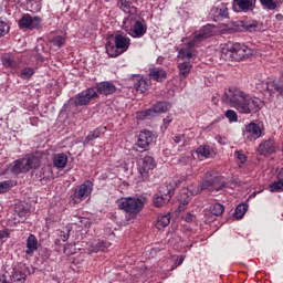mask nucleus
Masks as SVG:
<instances>
[{
    "label": "nucleus",
    "instance_id": "obj_42",
    "mask_svg": "<svg viewBox=\"0 0 283 283\" xmlns=\"http://www.w3.org/2000/svg\"><path fill=\"white\" fill-rule=\"evenodd\" d=\"M244 213H247V205L240 203L239 206H237L234 210L235 218L238 219L243 218Z\"/></svg>",
    "mask_w": 283,
    "mask_h": 283
},
{
    "label": "nucleus",
    "instance_id": "obj_22",
    "mask_svg": "<svg viewBox=\"0 0 283 283\" xmlns=\"http://www.w3.org/2000/svg\"><path fill=\"white\" fill-rule=\"evenodd\" d=\"M212 14H216L217 19H227L229 17V8L222 3L219 7H214L211 10Z\"/></svg>",
    "mask_w": 283,
    "mask_h": 283
},
{
    "label": "nucleus",
    "instance_id": "obj_8",
    "mask_svg": "<svg viewBox=\"0 0 283 283\" xmlns=\"http://www.w3.org/2000/svg\"><path fill=\"white\" fill-rule=\"evenodd\" d=\"M145 203L139 198H125L118 202V208L126 211V213H138L143 211Z\"/></svg>",
    "mask_w": 283,
    "mask_h": 283
},
{
    "label": "nucleus",
    "instance_id": "obj_13",
    "mask_svg": "<svg viewBox=\"0 0 283 283\" xmlns=\"http://www.w3.org/2000/svg\"><path fill=\"white\" fill-rule=\"evenodd\" d=\"M91 88H93L95 94H97V98L98 94H102L103 96H109L116 92V85H114L112 82H101Z\"/></svg>",
    "mask_w": 283,
    "mask_h": 283
},
{
    "label": "nucleus",
    "instance_id": "obj_36",
    "mask_svg": "<svg viewBox=\"0 0 283 283\" xmlns=\"http://www.w3.org/2000/svg\"><path fill=\"white\" fill-rule=\"evenodd\" d=\"M20 28H31L32 29V18L30 14H23L19 20Z\"/></svg>",
    "mask_w": 283,
    "mask_h": 283
},
{
    "label": "nucleus",
    "instance_id": "obj_19",
    "mask_svg": "<svg viewBox=\"0 0 283 283\" xmlns=\"http://www.w3.org/2000/svg\"><path fill=\"white\" fill-rule=\"evenodd\" d=\"M191 67H193V64H191V61L179 62L178 70H179L180 81H185V78H187V76L191 74Z\"/></svg>",
    "mask_w": 283,
    "mask_h": 283
},
{
    "label": "nucleus",
    "instance_id": "obj_7",
    "mask_svg": "<svg viewBox=\"0 0 283 283\" xmlns=\"http://www.w3.org/2000/svg\"><path fill=\"white\" fill-rule=\"evenodd\" d=\"M262 107H264V102H262V99L245 95L243 104L239 105V112L240 114H258Z\"/></svg>",
    "mask_w": 283,
    "mask_h": 283
},
{
    "label": "nucleus",
    "instance_id": "obj_50",
    "mask_svg": "<svg viewBox=\"0 0 283 283\" xmlns=\"http://www.w3.org/2000/svg\"><path fill=\"white\" fill-rule=\"evenodd\" d=\"M6 32H8V24L4 21L0 20V36H3Z\"/></svg>",
    "mask_w": 283,
    "mask_h": 283
},
{
    "label": "nucleus",
    "instance_id": "obj_30",
    "mask_svg": "<svg viewBox=\"0 0 283 283\" xmlns=\"http://www.w3.org/2000/svg\"><path fill=\"white\" fill-rule=\"evenodd\" d=\"M198 158H209L211 156V146L202 145L196 149Z\"/></svg>",
    "mask_w": 283,
    "mask_h": 283
},
{
    "label": "nucleus",
    "instance_id": "obj_33",
    "mask_svg": "<svg viewBox=\"0 0 283 283\" xmlns=\"http://www.w3.org/2000/svg\"><path fill=\"white\" fill-rule=\"evenodd\" d=\"M133 32L138 38L144 36V34L147 32V29H145V24L140 21H135L133 25Z\"/></svg>",
    "mask_w": 283,
    "mask_h": 283
},
{
    "label": "nucleus",
    "instance_id": "obj_62",
    "mask_svg": "<svg viewBox=\"0 0 283 283\" xmlns=\"http://www.w3.org/2000/svg\"><path fill=\"white\" fill-rule=\"evenodd\" d=\"M55 244H61V239H56Z\"/></svg>",
    "mask_w": 283,
    "mask_h": 283
},
{
    "label": "nucleus",
    "instance_id": "obj_52",
    "mask_svg": "<svg viewBox=\"0 0 283 283\" xmlns=\"http://www.w3.org/2000/svg\"><path fill=\"white\" fill-rule=\"evenodd\" d=\"M184 220L186 222H193V220H196V216H193L192 213H186V216L184 217Z\"/></svg>",
    "mask_w": 283,
    "mask_h": 283
},
{
    "label": "nucleus",
    "instance_id": "obj_29",
    "mask_svg": "<svg viewBox=\"0 0 283 283\" xmlns=\"http://www.w3.org/2000/svg\"><path fill=\"white\" fill-rule=\"evenodd\" d=\"M134 87L137 92H140V94H145V92H147V90L151 87V84L149 83V81L142 78L135 83Z\"/></svg>",
    "mask_w": 283,
    "mask_h": 283
},
{
    "label": "nucleus",
    "instance_id": "obj_48",
    "mask_svg": "<svg viewBox=\"0 0 283 283\" xmlns=\"http://www.w3.org/2000/svg\"><path fill=\"white\" fill-rule=\"evenodd\" d=\"M39 25H41V17L35 15L32 18L31 30H34V28H39Z\"/></svg>",
    "mask_w": 283,
    "mask_h": 283
},
{
    "label": "nucleus",
    "instance_id": "obj_49",
    "mask_svg": "<svg viewBox=\"0 0 283 283\" xmlns=\"http://www.w3.org/2000/svg\"><path fill=\"white\" fill-rule=\"evenodd\" d=\"M234 156L241 163V165H244L247 163V156L244 154L235 151Z\"/></svg>",
    "mask_w": 283,
    "mask_h": 283
},
{
    "label": "nucleus",
    "instance_id": "obj_14",
    "mask_svg": "<svg viewBox=\"0 0 283 283\" xmlns=\"http://www.w3.org/2000/svg\"><path fill=\"white\" fill-rule=\"evenodd\" d=\"M243 136L248 138V140H258L260 136H262V128L258 126L255 123H250L245 126V130L243 133Z\"/></svg>",
    "mask_w": 283,
    "mask_h": 283
},
{
    "label": "nucleus",
    "instance_id": "obj_63",
    "mask_svg": "<svg viewBox=\"0 0 283 283\" xmlns=\"http://www.w3.org/2000/svg\"><path fill=\"white\" fill-rule=\"evenodd\" d=\"M266 90H269V83L266 84Z\"/></svg>",
    "mask_w": 283,
    "mask_h": 283
},
{
    "label": "nucleus",
    "instance_id": "obj_37",
    "mask_svg": "<svg viewBox=\"0 0 283 283\" xmlns=\"http://www.w3.org/2000/svg\"><path fill=\"white\" fill-rule=\"evenodd\" d=\"M12 277L15 282H25L28 274L21 270L13 269Z\"/></svg>",
    "mask_w": 283,
    "mask_h": 283
},
{
    "label": "nucleus",
    "instance_id": "obj_47",
    "mask_svg": "<svg viewBox=\"0 0 283 283\" xmlns=\"http://www.w3.org/2000/svg\"><path fill=\"white\" fill-rule=\"evenodd\" d=\"M53 44L56 45V48H61L65 45V39L63 36H56L53 39Z\"/></svg>",
    "mask_w": 283,
    "mask_h": 283
},
{
    "label": "nucleus",
    "instance_id": "obj_28",
    "mask_svg": "<svg viewBox=\"0 0 283 283\" xmlns=\"http://www.w3.org/2000/svg\"><path fill=\"white\" fill-rule=\"evenodd\" d=\"M1 61H2V65L4 67H10L11 70H17V67H18L14 56H12L10 54L2 55Z\"/></svg>",
    "mask_w": 283,
    "mask_h": 283
},
{
    "label": "nucleus",
    "instance_id": "obj_44",
    "mask_svg": "<svg viewBox=\"0 0 283 283\" xmlns=\"http://www.w3.org/2000/svg\"><path fill=\"white\" fill-rule=\"evenodd\" d=\"M226 118H228L229 123H238V113L233 109H228L226 112Z\"/></svg>",
    "mask_w": 283,
    "mask_h": 283
},
{
    "label": "nucleus",
    "instance_id": "obj_56",
    "mask_svg": "<svg viewBox=\"0 0 283 283\" xmlns=\"http://www.w3.org/2000/svg\"><path fill=\"white\" fill-rule=\"evenodd\" d=\"M182 136H175L174 137V143H176L177 145L179 144V143H182Z\"/></svg>",
    "mask_w": 283,
    "mask_h": 283
},
{
    "label": "nucleus",
    "instance_id": "obj_25",
    "mask_svg": "<svg viewBox=\"0 0 283 283\" xmlns=\"http://www.w3.org/2000/svg\"><path fill=\"white\" fill-rule=\"evenodd\" d=\"M156 111H154V107L151 106L148 109L140 111L137 113V118L139 120H151V118H156Z\"/></svg>",
    "mask_w": 283,
    "mask_h": 283
},
{
    "label": "nucleus",
    "instance_id": "obj_32",
    "mask_svg": "<svg viewBox=\"0 0 283 283\" xmlns=\"http://www.w3.org/2000/svg\"><path fill=\"white\" fill-rule=\"evenodd\" d=\"M188 49H181L178 53V59L181 62L185 61H191L193 53H191V48H189V45H187Z\"/></svg>",
    "mask_w": 283,
    "mask_h": 283
},
{
    "label": "nucleus",
    "instance_id": "obj_46",
    "mask_svg": "<svg viewBox=\"0 0 283 283\" xmlns=\"http://www.w3.org/2000/svg\"><path fill=\"white\" fill-rule=\"evenodd\" d=\"M15 212L18 213L19 218H25V216L28 214V210L23 206H17Z\"/></svg>",
    "mask_w": 283,
    "mask_h": 283
},
{
    "label": "nucleus",
    "instance_id": "obj_11",
    "mask_svg": "<svg viewBox=\"0 0 283 283\" xmlns=\"http://www.w3.org/2000/svg\"><path fill=\"white\" fill-rule=\"evenodd\" d=\"M213 34V25L208 24L205 25L199 33H197L192 40H190L187 45L188 48H196L198 43H201L205 41V39H209V36H212Z\"/></svg>",
    "mask_w": 283,
    "mask_h": 283
},
{
    "label": "nucleus",
    "instance_id": "obj_54",
    "mask_svg": "<svg viewBox=\"0 0 283 283\" xmlns=\"http://www.w3.org/2000/svg\"><path fill=\"white\" fill-rule=\"evenodd\" d=\"M3 238H10L8 230H0V240H3Z\"/></svg>",
    "mask_w": 283,
    "mask_h": 283
},
{
    "label": "nucleus",
    "instance_id": "obj_43",
    "mask_svg": "<svg viewBox=\"0 0 283 283\" xmlns=\"http://www.w3.org/2000/svg\"><path fill=\"white\" fill-rule=\"evenodd\" d=\"M109 247H112V243L108 241H98L95 244V251H107V249H109Z\"/></svg>",
    "mask_w": 283,
    "mask_h": 283
},
{
    "label": "nucleus",
    "instance_id": "obj_26",
    "mask_svg": "<svg viewBox=\"0 0 283 283\" xmlns=\"http://www.w3.org/2000/svg\"><path fill=\"white\" fill-rule=\"evenodd\" d=\"M265 10H277L283 3V0H260Z\"/></svg>",
    "mask_w": 283,
    "mask_h": 283
},
{
    "label": "nucleus",
    "instance_id": "obj_57",
    "mask_svg": "<svg viewBox=\"0 0 283 283\" xmlns=\"http://www.w3.org/2000/svg\"><path fill=\"white\" fill-rule=\"evenodd\" d=\"M182 262H185V256H180L177 266H180V264H182Z\"/></svg>",
    "mask_w": 283,
    "mask_h": 283
},
{
    "label": "nucleus",
    "instance_id": "obj_20",
    "mask_svg": "<svg viewBox=\"0 0 283 283\" xmlns=\"http://www.w3.org/2000/svg\"><path fill=\"white\" fill-rule=\"evenodd\" d=\"M171 222V214H159L157 217L155 227L159 231H163L166 227H169V223Z\"/></svg>",
    "mask_w": 283,
    "mask_h": 283
},
{
    "label": "nucleus",
    "instance_id": "obj_38",
    "mask_svg": "<svg viewBox=\"0 0 283 283\" xmlns=\"http://www.w3.org/2000/svg\"><path fill=\"white\" fill-rule=\"evenodd\" d=\"M34 76V69L32 67H24L20 72V77L23 78L24 81H30Z\"/></svg>",
    "mask_w": 283,
    "mask_h": 283
},
{
    "label": "nucleus",
    "instance_id": "obj_35",
    "mask_svg": "<svg viewBox=\"0 0 283 283\" xmlns=\"http://www.w3.org/2000/svg\"><path fill=\"white\" fill-rule=\"evenodd\" d=\"M272 87L280 94V96H283V74L280 76L279 80H275L271 83Z\"/></svg>",
    "mask_w": 283,
    "mask_h": 283
},
{
    "label": "nucleus",
    "instance_id": "obj_31",
    "mask_svg": "<svg viewBox=\"0 0 283 283\" xmlns=\"http://www.w3.org/2000/svg\"><path fill=\"white\" fill-rule=\"evenodd\" d=\"M241 28H244L247 32H260V23L252 21V22H240Z\"/></svg>",
    "mask_w": 283,
    "mask_h": 283
},
{
    "label": "nucleus",
    "instance_id": "obj_1",
    "mask_svg": "<svg viewBox=\"0 0 283 283\" xmlns=\"http://www.w3.org/2000/svg\"><path fill=\"white\" fill-rule=\"evenodd\" d=\"M249 56H253V49L240 43L227 45L221 50V57L224 61L240 62Z\"/></svg>",
    "mask_w": 283,
    "mask_h": 283
},
{
    "label": "nucleus",
    "instance_id": "obj_53",
    "mask_svg": "<svg viewBox=\"0 0 283 283\" xmlns=\"http://www.w3.org/2000/svg\"><path fill=\"white\" fill-rule=\"evenodd\" d=\"M120 6H123V8H125L127 10V9H129V6H132V1L130 0H120Z\"/></svg>",
    "mask_w": 283,
    "mask_h": 283
},
{
    "label": "nucleus",
    "instance_id": "obj_10",
    "mask_svg": "<svg viewBox=\"0 0 283 283\" xmlns=\"http://www.w3.org/2000/svg\"><path fill=\"white\" fill-rule=\"evenodd\" d=\"M94 98H98V94L92 87L86 88L85 91L78 93L74 98L75 107H83L90 105Z\"/></svg>",
    "mask_w": 283,
    "mask_h": 283
},
{
    "label": "nucleus",
    "instance_id": "obj_9",
    "mask_svg": "<svg viewBox=\"0 0 283 283\" xmlns=\"http://www.w3.org/2000/svg\"><path fill=\"white\" fill-rule=\"evenodd\" d=\"M156 168V160L154 157L146 155L144 158L138 160V174L142 176L143 180L149 178V171Z\"/></svg>",
    "mask_w": 283,
    "mask_h": 283
},
{
    "label": "nucleus",
    "instance_id": "obj_41",
    "mask_svg": "<svg viewBox=\"0 0 283 283\" xmlns=\"http://www.w3.org/2000/svg\"><path fill=\"white\" fill-rule=\"evenodd\" d=\"M101 137V130L98 128H96L95 130L91 132L84 142V145H87V143H91V140H96V138Z\"/></svg>",
    "mask_w": 283,
    "mask_h": 283
},
{
    "label": "nucleus",
    "instance_id": "obj_6",
    "mask_svg": "<svg viewBox=\"0 0 283 283\" xmlns=\"http://www.w3.org/2000/svg\"><path fill=\"white\" fill-rule=\"evenodd\" d=\"M247 94L238 88H230L222 95V103L226 105H232L238 112H240V105L244 103Z\"/></svg>",
    "mask_w": 283,
    "mask_h": 283
},
{
    "label": "nucleus",
    "instance_id": "obj_3",
    "mask_svg": "<svg viewBox=\"0 0 283 283\" xmlns=\"http://www.w3.org/2000/svg\"><path fill=\"white\" fill-rule=\"evenodd\" d=\"M114 43L115 45H113L112 42L106 43V53L112 59H116V56H120L123 52H127V50H129L130 40L120 33H116L114 36Z\"/></svg>",
    "mask_w": 283,
    "mask_h": 283
},
{
    "label": "nucleus",
    "instance_id": "obj_61",
    "mask_svg": "<svg viewBox=\"0 0 283 283\" xmlns=\"http://www.w3.org/2000/svg\"><path fill=\"white\" fill-rule=\"evenodd\" d=\"M212 103H213V105H217V103H218V98L212 97Z\"/></svg>",
    "mask_w": 283,
    "mask_h": 283
},
{
    "label": "nucleus",
    "instance_id": "obj_18",
    "mask_svg": "<svg viewBox=\"0 0 283 283\" xmlns=\"http://www.w3.org/2000/svg\"><path fill=\"white\" fill-rule=\"evenodd\" d=\"M224 213V206L221 203H213L210 206L209 210L206 211V217L211 216V219H208L211 222L214 218H218Z\"/></svg>",
    "mask_w": 283,
    "mask_h": 283
},
{
    "label": "nucleus",
    "instance_id": "obj_60",
    "mask_svg": "<svg viewBox=\"0 0 283 283\" xmlns=\"http://www.w3.org/2000/svg\"><path fill=\"white\" fill-rule=\"evenodd\" d=\"M282 14H276V19H277V21H282Z\"/></svg>",
    "mask_w": 283,
    "mask_h": 283
},
{
    "label": "nucleus",
    "instance_id": "obj_16",
    "mask_svg": "<svg viewBox=\"0 0 283 283\" xmlns=\"http://www.w3.org/2000/svg\"><path fill=\"white\" fill-rule=\"evenodd\" d=\"M154 142V133L150 130H143L139 134L137 146L140 147V149H145V147H149L151 143Z\"/></svg>",
    "mask_w": 283,
    "mask_h": 283
},
{
    "label": "nucleus",
    "instance_id": "obj_34",
    "mask_svg": "<svg viewBox=\"0 0 283 283\" xmlns=\"http://www.w3.org/2000/svg\"><path fill=\"white\" fill-rule=\"evenodd\" d=\"M233 6H238V8L243 11L251 10L253 0H233Z\"/></svg>",
    "mask_w": 283,
    "mask_h": 283
},
{
    "label": "nucleus",
    "instance_id": "obj_5",
    "mask_svg": "<svg viewBox=\"0 0 283 283\" xmlns=\"http://www.w3.org/2000/svg\"><path fill=\"white\" fill-rule=\"evenodd\" d=\"M174 193H176V181H167L160 187L159 195L154 198L155 207H165L171 200Z\"/></svg>",
    "mask_w": 283,
    "mask_h": 283
},
{
    "label": "nucleus",
    "instance_id": "obj_51",
    "mask_svg": "<svg viewBox=\"0 0 283 283\" xmlns=\"http://www.w3.org/2000/svg\"><path fill=\"white\" fill-rule=\"evenodd\" d=\"M222 118H223V117L221 116L220 118L212 120V122L206 127V129H207L208 132H211V129H213V126L218 125V123H220V120H222Z\"/></svg>",
    "mask_w": 283,
    "mask_h": 283
},
{
    "label": "nucleus",
    "instance_id": "obj_15",
    "mask_svg": "<svg viewBox=\"0 0 283 283\" xmlns=\"http://www.w3.org/2000/svg\"><path fill=\"white\" fill-rule=\"evenodd\" d=\"M191 198H193V192L189 188H182L178 196L179 200V209L180 211H185L187 205L191 202Z\"/></svg>",
    "mask_w": 283,
    "mask_h": 283
},
{
    "label": "nucleus",
    "instance_id": "obj_59",
    "mask_svg": "<svg viewBox=\"0 0 283 283\" xmlns=\"http://www.w3.org/2000/svg\"><path fill=\"white\" fill-rule=\"evenodd\" d=\"M277 178H283V168L279 171Z\"/></svg>",
    "mask_w": 283,
    "mask_h": 283
},
{
    "label": "nucleus",
    "instance_id": "obj_2",
    "mask_svg": "<svg viewBox=\"0 0 283 283\" xmlns=\"http://www.w3.org/2000/svg\"><path fill=\"white\" fill-rule=\"evenodd\" d=\"M41 165V159L36 155H27L22 159H18L10 168L11 174L19 176V174H28L30 169H38Z\"/></svg>",
    "mask_w": 283,
    "mask_h": 283
},
{
    "label": "nucleus",
    "instance_id": "obj_27",
    "mask_svg": "<svg viewBox=\"0 0 283 283\" xmlns=\"http://www.w3.org/2000/svg\"><path fill=\"white\" fill-rule=\"evenodd\" d=\"M53 163H54V167H56L57 169H65V166L67 165V155L65 154L55 155Z\"/></svg>",
    "mask_w": 283,
    "mask_h": 283
},
{
    "label": "nucleus",
    "instance_id": "obj_12",
    "mask_svg": "<svg viewBox=\"0 0 283 283\" xmlns=\"http://www.w3.org/2000/svg\"><path fill=\"white\" fill-rule=\"evenodd\" d=\"M92 189H94V184L86 180L74 190L73 198H75V200H85V198L92 193Z\"/></svg>",
    "mask_w": 283,
    "mask_h": 283
},
{
    "label": "nucleus",
    "instance_id": "obj_17",
    "mask_svg": "<svg viewBox=\"0 0 283 283\" xmlns=\"http://www.w3.org/2000/svg\"><path fill=\"white\" fill-rule=\"evenodd\" d=\"M259 154L262 156H269V154H275V140L268 139L260 144L258 148Z\"/></svg>",
    "mask_w": 283,
    "mask_h": 283
},
{
    "label": "nucleus",
    "instance_id": "obj_24",
    "mask_svg": "<svg viewBox=\"0 0 283 283\" xmlns=\"http://www.w3.org/2000/svg\"><path fill=\"white\" fill-rule=\"evenodd\" d=\"M155 114H165L171 109V104L168 102H157L153 105Z\"/></svg>",
    "mask_w": 283,
    "mask_h": 283
},
{
    "label": "nucleus",
    "instance_id": "obj_45",
    "mask_svg": "<svg viewBox=\"0 0 283 283\" xmlns=\"http://www.w3.org/2000/svg\"><path fill=\"white\" fill-rule=\"evenodd\" d=\"M12 189V181H0V195L8 193Z\"/></svg>",
    "mask_w": 283,
    "mask_h": 283
},
{
    "label": "nucleus",
    "instance_id": "obj_4",
    "mask_svg": "<svg viewBox=\"0 0 283 283\" xmlns=\"http://www.w3.org/2000/svg\"><path fill=\"white\" fill-rule=\"evenodd\" d=\"M224 187H227V184H220L218 172L212 170L205 175L201 185L197 188L195 193H201V191H206V189L209 191H220L221 189H224Z\"/></svg>",
    "mask_w": 283,
    "mask_h": 283
},
{
    "label": "nucleus",
    "instance_id": "obj_55",
    "mask_svg": "<svg viewBox=\"0 0 283 283\" xmlns=\"http://www.w3.org/2000/svg\"><path fill=\"white\" fill-rule=\"evenodd\" d=\"M189 157H181L180 159H179V164L180 165H189Z\"/></svg>",
    "mask_w": 283,
    "mask_h": 283
},
{
    "label": "nucleus",
    "instance_id": "obj_21",
    "mask_svg": "<svg viewBox=\"0 0 283 283\" xmlns=\"http://www.w3.org/2000/svg\"><path fill=\"white\" fill-rule=\"evenodd\" d=\"M36 249H39V241L36 240V237H34V234H30L27 240V255H32V253H34Z\"/></svg>",
    "mask_w": 283,
    "mask_h": 283
},
{
    "label": "nucleus",
    "instance_id": "obj_40",
    "mask_svg": "<svg viewBox=\"0 0 283 283\" xmlns=\"http://www.w3.org/2000/svg\"><path fill=\"white\" fill-rule=\"evenodd\" d=\"M270 191L280 192L283 191V178H279L277 181H274L270 185Z\"/></svg>",
    "mask_w": 283,
    "mask_h": 283
},
{
    "label": "nucleus",
    "instance_id": "obj_58",
    "mask_svg": "<svg viewBox=\"0 0 283 283\" xmlns=\"http://www.w3.org/2000/svg\"><path fill=\"white\" fill-rule=\"evenodd\" d=\"M169 123H171V119H169V117L164 118V124H165V125H169Z\"/></svg>",
    "mask_w": 283,
    "mask_h": 283
},
{
    "label": "nucleus",
    "instance_id": "obj_39",
    "mask_svg": "<svg viewBox=\"0 0 283 283\" xmlns=\"http://www.w3.org/2000/svg\"><path fill=\"white\" fill-rule=\"evenodd\" d=\"M72 231V228H64L63 230L57 231V235L62 242H67L70 240V233Z\"/></svg>",
    "mask_w": 283,
    "mask_h": 283
},
{
    "label": "nucleus",
    "instance_id": "obj_23",
    "mask_svg": "<svg viewBox=\"0 0 283 283\" xmlns=\"http://www.w3.org/2000/svg\"><path fill=\"white\" fill-rule=\"evenodd\" d=\"M149 76L153 81H157V83H163L165 78H167V72L160 69H151L149 71Z\"/></svg>",
    "mask_w": 283,
    "mask_h": 283
}]
</instances>
